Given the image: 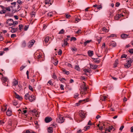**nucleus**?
Masks as SVG:
<instances>
[{
	"mask_svg": "<svg viewBox=\"0 0 133 133\" xmlns=\"http://www.w3.org/2000/svg\"><path fill=\"white\" fill-rule=\"evenodd\" d=\"M88 54L90 57H91L94 54V52L92 50H89L88 52Z\"/></svg>",
	"mask_w": 133,
	"mask_h": 133,
	"instance_id": "14",
	"label": "nucleus"
},
{
	"mask_svg": "<svg viewBox=\"0 0 133 133\" xmlns=\"http://www.w3.org/2000/svg\"><path fill=\"white\" fill-rule=\"evenodd\" d=\"M48 131L49 133H52L53 131V128L49 127L48 129Z\"/></svg>",
	"mask_w": 133,
	"mask_h": 133,
	"instance_id": "17",
	"label": "nucleus"
},
{
	"mask_svg": "<svg viewBox=\"0 0 133 133\" xmlns=\"http://www.w3.org/2000/svg\"><path fill=\"white\" fill-rule=\"evenodd\" d=\"M128 51L131 54H133V49H130Z\"/></svg>",
	"mask_w": 133,
	"mask_h": 133,
	"instance_id": "46",
	"label": "nucleus"
},
{
	"mask_svg": "<svg viewBox=\"0 0 133 133\" xmlns=\"http://www.w3.org/2000/svg\"><path fill=\"white\" fill-rule=\"evenodd\" d=\"M83 71L85 72H88L89 73H90V70L89 69H84L83 70Z\"/></svg>",
	"mask_w": 133,
	"mask_h": 133,
	"instance_id": "34",
	"label": "nucleus"
},
{
	"mask_svg": "<svg viewBox=\"0 0 133 133\" xmlns=\"http://www.w3.org/2000/svg\"><path fill=\"white\" fill-rule=\"evenodd\" d=\"M6 10H2L0 11V14H5L6 12Z\"/></svg>",
	"mask_w": 133,
	"mask_h": 133,
	"instance_id": "33",
	"label": "nucleus"
},
{
	"mask_svg": "<svg viewBox=\"0 0 133 133\" xmlns=\"http://www.w3.org/2000/svg\"><path fill=\"white\" fill-rule=\"evenodd\" d=\"M26 44L25 41H24L22 43L21 46L22 47H25L26 46Z\"/></svg>",
	"mask_w": 133,
	"mask_h": 133,
	"instance_id": "25",
	"label": "nucleus"
},
{
	"mask_svg": "<svg viewBox=\"0 0 133 133\" xmlns=\"http://www.w3.org/2000/svg\"><path fill=\"white\" fill-rule=\"evenodd\" d=\"M71 49L73 51H77V49L75 48H71Z\"/></svg>",
	"mask_w": 133,
	"mask_h": 133,
	"instance_id": "38",
	"label": "nucleus"
},
{
	"mask_svg": "<svg viewBox=\"0 0 133 133\" xmlns=\"http://www.w3.org/2000/svg\"><path fill=\"white\" fill-rule=\"evenodd\" d=\"M105 44L104 43H103L102 46V49L104 48L105 47Z\"/></svg>",
	"mask_w": 133,
	"mask_h": 133,
	"instance_id": "59",
	"label": "nucleus"
},
{
	"mask_svg": "<svg viewBox=\"0 0 133 133\" xmlns=\"http://www.w3.org/2000/svg\"><path fill=\"white\" fill-rule=\"evenodd\" d=\"M52 120V119L51 117L47 116L45 118L44 121L46 123H48L51 121Z\"/></svg>",
	"mask_w": 133,
	"mask_h": 133,
	"instance_id": "8",
	"label": "nucleus"
},
{
	"mask_svg": "<svg viewBox=\"0 0 133 133\" xmlns=\"http://www.w3.org/2000/svg\"><path fill=\"white\" fill-rule=\"evenodd\" d=\"M71 17V16L70 15L66 14V18H69Z\"/></svg>",
	"mask_w": 133,
	"mask_h": 133,
	"instance_id": "53",
	"label": "nucleus"
},
{
	"mask_svg": "<svg viewBox=\"0 0 133 133\" xmlns=\"http://www.w3.org/2000/svg\"><path fill=\"white\" fill-rule=\"evenodd\" d=\"M23 25L22 24H20L19 25V29L21 30L22 29Z\"/></svg>",
	"mask_w": 133,
	"mask_h": 133,
	"instance_id": "41",
	"label": "nucleus"
},
{
	"mask_svg": "<svg viewBox=\"0 0 133 133\" xmlns=\"http://www.w3.org/2000/svg\"><path fill=\"white\" fill-rule=\"evenodd\" d=\"M28 27L26 26V25H25L24 28V30L25 31H26L28 29Z\"/></svg>",
	"mask_w": 133,
	"mask_h": 133,
	"instance_id": "60",
	"label": "nucleus"
},
{
	"mask_svg": "<svg viewBox=\"0 0 133 133\" xmlns=\"http://www.w3.org/2000/svg\"><path fill=\"white\" fill-rule=\"evenodd\" d=\"M38 55H37V59H39L41 58L42 56L41 54H38Z\"/></svg>",
	"mask_w": 133,
	"mask_h": 133,
	"instance_id": "45",
	"label": "nucleus"
},
{
	"mask_svg": "<svg viewBox=\"0 0 133 133\" xmlns=\"http://www.w3.org/2000/svg\"><path fill=\"white\" fill-rule=\"evenodd\" d=\"M64 86L63 84H61L60 87L61 89V90H64Z\"/></svg>",
	"mask_w": 133,
	"mask_h": 133,
	"instance_id": "49",
	"label": "nucleus"
},
{
	"mask_svg": "<svg viewBox=\"0 0 133 133\" xmlns=\"http://www.w3.org/2000/svg\"><path fill=\"white\" fill-rule=\"evenodd\" d=\"M5 9L6 10L8 11H10V6H8L7 7H6L5 8Z\"/></svg>",
	"mask_w": 133,
	"mask_h": 133,
	"instance_id": "44",
	"label": "nucleus"
},
{
	"mask_svg": "<svg viewBox=\"0 0 133 133\" xmlns=\"http://www.w3.org/2000/svg\"><path fill=\"white\" fill-rule=\"evenodd\" d=\"M52 77L55 79L57 78V77L56 75H55V73H54L53 74V75H52Z\"/></svg>",
	"mask_w": 133,
	"mask_h": 133,
	"instance_id": "36",
	"label": "nucleus"
},
{
	"mask_svg": "<svg viewBox=\"0 0 133 133\" xmlns=\"http://www.w3.org/2000/svg\"><path fill=\"white\" fill-rule=\"evenodd\" d=\"M3 39V37L2 36H1V35H0V41H2Z\"/></svg>",
	"mask_w": 133,
	"mask_h": 133,
	"instance_id": "61",
	"label": "nucleus"
},
{
	"mask_svg": "<svg viewBox=\"0 0 133 133\" xmlns=\"http://www.w3.org/2000/svg\"><path fill=\"white\" fill-rule=\"evenodd\" d=\"M0 7L2 9V10H4V9H5V8L6 7H5L4 6L2 5H0Z\"/></svg>",
	"mask_w": 133,
	"mask_h": 133,
	"instance_id": "63",
	"label": "nucleus"
},
{
	"mask_svg": "<svg viewBox=\"0 0 133 133\" xmlns=\"http://www.w3.org/2000/svg\"><path fill=\"white\" fill-rule=\"evenodd\" d=\"M129 36L128 35L126 34H123L121 35V37L123 39H125L127 38Z\"/></svg>",
	"mask_w": 133,
	"mask_h": 133,
	"instance_id": "12",
	"label": "nucleus"
},
{
	"mask_svg": "<svg viewBox=\"0 0 133 133\" xmlns=\"http://www.w3.org/2000/svg\"><path fill=\"white\" fill-rule=\"evenodd\" d=\"M18 84V81L15 79H14V81L12 83V85L16 86Z\"/></svg>",
	"mask_w": 133,
	"mask_h": 133,
	"instance_id": "20",
	"label": "nucleus"
},
{
	"mask_svg": "<svg viewBox=\"0 0 133 133\" xmlns=\"http://www.w3.org/2000/svg\"><path fill=\"white\" fill-rule=\"evenodd\" d=\"M49 39V36H46L45 38L44 41L45 43H47Z\"/></svg>",
	"mask_w": 133,
	"mask_h": 133,
	"instance_id": "28",
	"label": "nucleus"
},
{
	"mask_svg": "<svg viewBox=\"0 0 133 133\" xmlns=\"http://www.w3.org/2000/svg\"><path fill=\"white\" fill-rule=\"evenodd\" d=\"M88 98L82 100H79L78 101V103H76V104H77V106H78L80 105L81 103H82L83 104L86 102H88Z\"/></svg>",
	"mask_w": 133,
	"mask_h": 133,
	"instance_id": "5",
	"label": "nucleus"
},
{
	"mask_svg": "<svg viewBox=\"0 0 133 133\" xmlns=\"http://www.w3.org/2000/svg\"><path fill=\"white\" fill-rule=\"evenodd\" d=\"M64 121L63 117L60 114H58V117L56 119V121L59 123H62Z\"/></svg>",
	"mask_w": 133,
	"mask_h": 133,
	"instance_id": "1",
	"label": "nucleus"
},
{
	"mask_svg": "<svg viewBox=\"0 0 133 133\" xmlns=\"http://www.w3.org/2000/svg\"><path fill=\"white\" fill-rule=\"evenodd\" d=\"M16 36V35L15 34H12L11 35V38H14Z\"/></svg>",
	"mask_w": 133,
	"mask_h": 133,
	"instance_id": "50",
	"label": "nucleus"
},
{
	"mask_svg": "<svg viewBox=\"0 0 133 133\" xmlns=\"http://www.w3.org/2000/svg\"><path fill=\"white\" fill-rule=\"evenodd\" d=\"M127 63H126L124 65L125 68H128L131 66V63L132 62V60L130 58H129L128 60H126Z\"/></svg>",
	"mask_w": 133,
	"mask_h": 133,
	"instance_id": "2",
	"label": "nucleus"
},
{
	"mask_svg": "<svg viewBox=\"0 0 133 133\" xmlns=\"http://www.w3.org/2000/svg\"><path fill=\"white\" fill-rule=\"evenodd\" d=\"M29 94L28 93H26L24 96L25 99H28L29 97Z\"/></svg>",
	"mask_w": 133,
	"mask_h": 133,
	"instance_id": "32",
	"label": "nucleus"
},
{
	"mask_svg": "<svg viewBox=\"0 0 133 133\" xmlns=\"http://www.w3.org/2000/svg\"><path fill=\"white\" fill-rule=\"evenodd\" d=\"M90 68L94 70L96 69L98 66L97 65H96L91 64H90Z\"/></svg>",
	"mask_w": 133,
	"mask_h": 133,
	"instance_id": "11",
	"label": "nucleus"
},
{
	"mask_svg": "<svg viewBox=\"0 0 133 133\" xmlns=\"http://www.w3.org/2000/svg\"><path fill=\"white\" fill-rule=\"evenodd\" d=\"M101 30L102 31H103L104 32H108V29H107L105 27H103Z\"/></svg>",
	"mask_w": 133,
	"mask_h": 133,
	"instance_id": "27",
	"label": "nucleus"
},
{
	"mask_svg": "<svg viewBox=\"0 0 133 133\" xmlns=\"http://www.w3.org/2000/svg\"><path fill=\"white\" fill-rule=\"evenodd\" d=\"M66 37H67V38L65 39H66V41H68L69 40V38H70V36H69V35L67 36Z\"/></svg>",
	"mask_w": 133,
	"mask_h": 133,
	"instance_id": "56",
	"label": "nucleus"
},
{
	"mask_svg": "<svg viewBox=\"0 0 133 133\" xmlns=\"http://www.w3.org/2000/svg\"><path fill=\"white\" fill-rule=\"evenodd\" d=\"M64 32V31L63 29H61L59 32V34H63Z\"/></svg>",
	"mask_w": 133,
	"mask_h": 133,
	"instance_id": "35",
	"label": "nucleus"
},
{
	"mask_svg": "<svg viewBox=\"0 0 133 133\" xmlns=\"http://www.w3.org/2000/svg\"><path fill=\"white\" fill-rule=\"evenodd\" d=\"M76 40V37H72L71 38L70 41H71L72 40H74V41H75Z\"/></svg>",
	"mask_w": 133,
	"mask_h": 133,
	"instance_id": "42",
	"label": "nucleus"
},
{
	"mask_svg": "<svg viewBox=\"0 0 133 133\" xmlns=\"http://www.w3.org/2000/svg\"><path fill=\"white\" fill-rule=\"evenodd\" d=\"M52 0H46L45 2V4H50V5L52 4V3H51V1Z\"/></svg>",
	"mask_w": 133,
	"mask_h": 133,
	"instance_id": "23",
	"label": "nucleus"
},
{
	"mask_svg": "<svg viewBox=\"0 0 133 133\" xmlns=\"http://www.w3.org/2000/svg\"><path fill=\"white\" fill-rule=\"evenodd\" d=\"M63 71L64 72H65L64 73L65 74H66V75H68L69 74V72L68 71H66L65 70H63Z\"/></svg>",
	"mask_w": 133,
	"mask_h": 133,
	"instance_id": "52",
	"label": "nucleus"
},
{
	"mask_svg": "<svg viewBox=\"0 0 133 133\" xmlns=\"http://www.w3.org/2000/svg\"><path fill=\"white\" fill-rule=\"evenodd\" d=\"M16 4V2H14L11 3V5H14L13 6H15V5Z\"/></svg>",
	"mask_w": 133,
	"mask_h": 133,
	"instance_id": "62",
	"label": "nucleus"
},
{
	"mask_svg": "<svg viewBox=\"0 0 133 133\" xmlns=\"http://www.w3.org/2000/svg\"><path fill=\"white\" fill-rule=\"evenodd\" d=\"M48 84H50V85H53V84L52 83V81L50 80H49L48 83Z\"/></svg>",
	"mask_w": 133,
	"mask_h": 133,
	"instance_id": "43",
	"label": "nucleus"
},
{
	"mask_svg": "<svg viewBox=\"0 0 133 133\" xmlns=\"http://www.w3.org/2000/svg\"><path fill=\"white\" fill-rule=\"evenodd\" d=\"M100 125V127L99 128V129L101 130L104 129L105 126V124L104 123H103L102 124H101Z\"/></svg>",
	"mask_w": 133,
	"mask_h": 133,
	"instance_id": "16",
	"label": "nucleus"
},
{
	"mask_svg": "<svg viewBox=\"0 0 133 133\" xmlns=\"http://www.w3.org/2000/svg\"><path fill=\"white\" fill-rule=\"evenodd\" d=\"M18 30V28L17 27L16 28H14L13 29H11V32L12 33H14L16 32Z\"/></svg>",
	"mask_w": 133,
	"mask_h": 133,
	"instance_id": "21",
	"label": "nucleus"
},
{
	"mask_svg": "<svg viewBox=\"0 0 133 133\" xmlns=\"http://www.w3.org/2000/svg\"><path fill=\"white\" fill-rule=\"evenodd\" d=\"M29 89L31 90V91H33V90L32 87L30 86V85H29Z\"/></svg>",
	"mask_w": 133,
	"mask_h": 133,
	"instance_id": "37",
	"label": "nucleus"
},
{
	"mask_svg": "<svg viewBox=\"0 0 133 133\" xmlns=\"http://www.w3.org/2000/svg\"><path fill=\"white\" fill-rule=\"evenodd\" d=\"M120 5V3L119 2H117L115 4V6L116 7H118Z\"/></svg>",
	"mask_w": 133,
	"mask_h": 133,
	"instance_id": "54",
	"label": "nucleus"
},
{
	"mask_svg": "<svg viewBox=\"0 0 133 133\" xmlns=\"http://www.w3.org/2000/svg\"><path fill=\"white\" fill-rule=\"evenodd\" d=\"M13 105L16 106L17 104V103L15 101H13L12 102Z\"/></svg>",
	"mask_w": 133,
	"mask_h": 133,
	"instance_id": "48",
	"label": "nucleus"
},
{
	"mask_svg": "<svg viewBox=\"0 0 133 133\" xmlns=\"http://www.w3.org/2000/svg\"><path fill=\"white\" fill-rule=\"evenodd\" d=\"M35 97L34 95H32L29 97L28 99L30 102H32L35 99Z\"/></svg>",
	"mask_w": 133,
	"mask_h": 133,
	"instance_id": "10",
	"label": "nucleus"
},
{
	"mask_svg": "<svg viewBox=\"0 0 133 133\" xmlns=\"http://www.w3.org/2000/svg\"><path fill=\"white\" fill-rule=\"evenodd\" d=\"M14 23L13 20L11 18L8 19L6 21L7 24H8L10 26L13 25Z\"/></svg>",
	"mask_w": 133,
	"mask_h": 133,
	"instance_id": "3",
	"label": "nucleus"
},
{
	"mask_svg": "<svg viewBox=\"0 0 133 133\" xmlns=\"http://www.w3.org/2000/svg\"><path fill=\"white\" fill-rule=\"evenodd\" d=\"M127 55H126L125 54H123V55H122L121 56V58H126V57H127Z\"/></svg>",
	"mask_w": 133,
	"mask_h": 133,
	"instance_id": "39",
	"label": "nucleus"
},
{
	"mask_svg": "<svg viewBox=\"0 0 133 133\" xmlns=\"http://www.w3.org/2000/svg\"><path fill=\"white\" fill-rule=\"evenodd\" d=\"M22 133H30V132L29 130H27L26 131H23Z\"/></svg>",
	"mask_w": 133,
	"mask_h": 133,
	"instance_id": "64",
	"label": "nucleus"
},
{
	"mask_svg": "<svg viewBox=\"0 0 133 133\" xmlns=\"http://www.w3.org/2000/svg\"><path fill=\"white\" fill-rule=\"evenodd\" d=\"M16 96V98L19 100H21L22 99V98L19 95L17 94L16 93H15Z\"/></svg>",
	"mask_w": 133,
	"mask_h": 133,
	"instance_id": "19",
	"label": "nucleus"
},
{
	"mask_svg": "<svg viewBox=\"0 0 133 133\" xmlns=\"http://www.w3.org/2000/svg\"><path fill=\"white\" fill-rule=\"evenodd\" d=\"M25 66H21L20 68V71H22L24 68H25Z\"/></svg>",
	"mask_w": 133,
	"mask_h": 133,
	"instance_id": "55",
	"label": "nucleus"
},
{
	"mask_svg": "<svg viewBox=\"0 0 133 133\" xmlns=\"http://www.w3.org/2000/svg\"><path fill=\"white\" fill-rule=\"evenodd\" d=\"M118 64V59H116L115 62V63L114 64V67H116L117 66V65Z\"/></svg>",
	"mask_w": 133,
	"mask_h": 133,
	"instance_id": "26",
	"label": "nucleus"
},
{
	"mask_svg": "<svg viewBox=\"0 0 133 133\" xmlns=\"http://www.w3.org/2000/svg\"><path fill=\"white\" fill-rule=\"evenodd\" d=\"M11 114V111L10 110V109H8L7 111L6 112V115L8 116H10L12 115Z\"/></svg>",
	"mask_w": 133,
	"mask_h": 133,
	"instance_id": "15",
	"label": "nucleus"
},
{
	"mask_svg": "<svg viewBox=\"0 0 133 133\" xmlns=\"http://www.w3.org/2000/svg\"><path fill=\"white\" fill-rule=\"evenodd\" d=\"M64 44L62 45V46L63 47H65V46L66 45L68 44V43L67 42V41H66V39H64Z\"/></svg>",
	"mask_w": 133,
	"mask_h": 133,
	"instance_id": "22",
	"label": "nucleus"
},
{
	"mask_svg": "<svg viewBox=\"0 0 133 133\" xmlns=\"http://www.w3.org/2000/svg\"><path fill=\"white\" fill-rule=\"evenodd\" d=\"M115 130L114 128H113L112 126H111V127H108V128H105V132H104V133H106L107 132V131L108 132H110V130Z\"/></svg>",
	"mask_w": 133,
	"mask_h": 133,
	"instance_id": "9",
	"label": "nucleus"
},
{
	"mask_svg": "<svg viewBox=\"0 0 133 133\" xmlns=\"http://www.w3.org/2000/svg\"><path fill=\"white\" fill-rule=\"evenodd\" d=\"M62 53V50L60 49L59 50V51L58 52V54L59 55H61Z\"/></svg>",
	"mask_w": 133,
	"mask_h": 133,
	"instance_id": "40",
	"label": "nucleus"
},
{
	"mask_svg": "<svg viewBox=\"0 0 133 133\" xmlns=\"http://www.w3.org/2000/svg\"><path fill=\"white\" fill-rule=\"evenodd\" d=\"M110 45L112 47H115L116 46V43L114 41H112L111 42Z\"/></svg>",
	"mask_w": 133,
	"mask_h": 133,
	"instance_id": "18",
	"label": "nucleus"
},
{
	"mask_svg": "<svg viewBox=\"0 0 133 133\" xmlns=\"http://www.w3.org/2000/svg\"><path fill=\"white\" fill-rule=\"evenodd\" d=\"M102 5H99L97 7V9H98L100 10V9H102Z\"/></svg>",
	"mask_w": 133,
	"mask_h": 133,
	"instance_id": "47",
	"label": "nucleus"
},
{
	"mask_svg": "<svg viewBox=\"0 0 133 133\" xmlns=\"http://www.w3.org/2000/svg\"><path fill=\"white\" fill-rule=\"evenodd\" d=\"M91 41V40H87L86 41L84 42V45L85 46L87 44L89 43Z\"/></svg>",
	"mask_w": 133,
	"mask_h": 133,
	"instance_id": "30",
	"label": "nucleus"
},
{
	"mask_svg": "<svg viewBox=\"0 0 133 133\" xmlns=\"http://www.w3.org/2000/svg\"><path fill=\"white\" fill-rule=\"evenodd\" d=\"M83 90L82 92H83L85 94H86V93L85 92V91L87 90V87H86V85L85 84H84L83 86Z\"/></svg>",
	"mask_w": 133,
	"mask_h": 133,
	"instance_id": "13",
	"label": "nucleus"
},
{
	"mask_svg": "<svg viewBox=\"0 0 133 133\" xmlns=\"http://www.w3.org/2000/svg\"><path fill=\"white\" fill-rule=\"evenodd\" d=\"M75 69L78 71H79L80 70V69L78 66L76 65L75 67Z\"/></svg>",
	"mask_w": 133,
	"mask_h": 133,
	"instance_id": "31",
	"label": "nucleus"
},
{
	"mask_svg": "<svg viewBox=\"0 0 133 133\" xmlns=\"http://www.w3.org/2000/svg\"><path fill=\"white\" fill-rule=\"evenodd\" d=\"M78 94L77 93L75 94L74 95V98H76L78 97Z\"/></svg>",
	"mask_w": 133,
	"mask_h": 133,
	"instance_id": "51",
	"label": "nucleus"
},
{
	"mask_svg": "<svg viewBox=\"0 0 133 133\" xmlns=\"http://www.w3.org/2000/svg\"><path fill=\"white\" fill-rule=\"evenodd\" d=\"M79 113V116L82 118H84L86 116L85 115V114L83 111H80Z\"/></svg>",
	"mask_w": 133,
	"mask_h": 133,
	"instance_id": "6",
	"label": "nucleus"
},
{
	"mask_svg": "<svg viewBox=\"0 0 133 133\" xmlns=\"http://www.w3.org/2000/svg\"><path fill=\"white\" fill-rule=\"evenodd\" d=\"M52 126L54 128L56 127L57 126V124H56L54 123L51 124Z\"/></svg>",
	"mask_w": 133,
	"mask_h": 133,
	"instance_id": "58",
	"label": "nucleus"
},
{
	"mask_svg": "<svg viewBox=\"0 0 133 133\" xmlns=\"http://www.w3.org/2000/svg\"><path fill=\"white\" fill-rule=\"evenodd\" d=\"M88 125H92V123H91V121L90 120L88 122Z\"/></svg>",
	"mask_w": 133,
	"mask_h": 133,
	"instance_id": "57",
	"label": "nucleus"
},
{
	"mask_svg": "<svg viewBox=\"0 0 133 133\" xmlns=\"http://www.w3.org/2000/svg\"><path fill=\"white\" fill-rule=\"evenodd\" d=\"M21 8V6L19 5H18L17 6V10H15V12H14L19 11Z\"/></svg>",
	"mask_w": 133,
	"mask_h": 133,
	"instance_id": "24",
	"label": "nucleus"
},
{
	"mask_svg": "<svg viewBox=\"0 0 133 133\" xmlns=\"http://www.w3.org/2000/svg\"><path fill=\"white\" fill-rule=\"evenodd\" d=\"M35 42V41L34 40L32 39L28 43V47L29 48H31L34 44Z\"/></svg>",
	"mask_w": 133,
	"mask_h": 133,
	"instance_id": "4",
	"label": "nucleus"
},
{
	"mask_svg": "<svg viewBox=\"0 0 133 133\" xmlns=\"http://www.w3.org/2000/svg\"><path fill=\"white\" fill-rule=\"evenodd\" d=\"M92 58L94 60V61L95 63H99V61L97 60L98 59V58Z\"/></svg>",
	"mask_w": 133,
	"mask_h": 133,
	"instance_id": "29",
	"label": "nucleus"
},
{
	"mask_svg": "<svg viewBox=\"0 0 133 133\" xmlns=\"http://www.w3.org/2000/svg\"><path fill=\"white\" fill-rule=\"evenodd\" d=\"M2 80L3 82V83L4 85H6V82H7L8 80V79L7 77H4L2 76Z\"/></svg>",
	"mask_w": 133,
	"mask_h": 133,
	"instance_id": "7",
	"label": "nucleus"
}]
</instances>
